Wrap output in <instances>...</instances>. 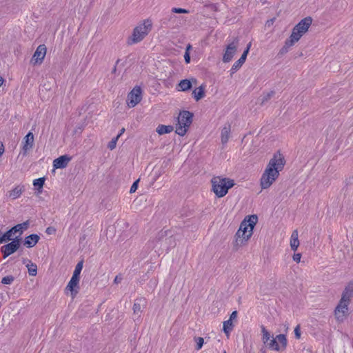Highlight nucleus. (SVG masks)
Instances as JSON below:
<instances>
[{
  "label": "nucleus",
  "instance_id": "nucleus-1",
  "mask_svg": "<svg viewBox=\"0 0 353 353\" xmlns=\"http://www.w3.org/2000/svg\"><path fill=\"white\" fill-rule=\"evenodd\" d=\"M285 165V159L279 151L274 153L268 163L260 179L262 190L270 188L278 179Z\"/></svg>",
  "mask_w": 353,
  "mask_h": 353
},
{
  "label": "nucleus",
  "instance_id": "nucleus-2",
  "mask_svg": "<svg viewBox=\"0 0 353 353\" xmlns=\"http://www.w3.org/2000/svg\"><path fill=\"white\" fill-rule=\"evenodd\" d=\"M258 221L255 214L246 216L241 221L239 229L234 234L233 245L235 249L245 246L253 234V230Z\"/></svg>",
  "mask_w": 353,
  "mask_h": 353
},
{
  "label": "nucleus",
  "instance_id": "nucleus-3",
  "mask_svg": "<svg viewBox=\"0 0 353 353\" xmlns=\"http://www.w3.org/2000/svg\"><path fill=\"white\" fill-rule=\"evenodd\" d=\"M353 296V285L349 284L344 289L341 298L334 310V316L337 323H341L348 316L349 305Z\"/></svg>",
  "mask_w": 353,
  "mask_h": 353
},
{
  "label": "nucleus",
  "instance_id": "nucleus-4",
  "mask_svg": "<svg viewBox=\"0 0 353 353\" xmlns=\"http://www.w3.org/2000/svg\"><path fill=\"white\" fill-rule=\"evenodd\" d=\"M212 185V191L218 198H222L225 196L228 190L234 186V181L228 177L223 176H214L210 181Z\"/></svg>",
  "mask_w": 353,
  "mask_h": 353
},
{
  "label": "nucleus",
  "instance_id": "nucleus-5",
  "mask_svg": "<svg viewBox=\"0 0 353 353\" xmlns=\"http://www.w3.org/2000/svg\"><path fill=\"white\" fill-rule=\"evenodd\" d=\"M152 22L150 19H145L137 24L133 29L128 43L133 45L142 41L152 30Z\"/></svg>",
  "mask_w": 353,
  "mask_h": 353
},
{
  "label": "nucleus",
  "instance_id": "nucleus-6",
  "mask_svg": "<svg viewBox=\"0 0 353 353\" xmlns=\"http://www.w3.org/2000/svg\"><path fill=\"white\" fill-rule=\"evenodd\" d=\"M193 114L189 111L180 112L176 125V133L179 136H184L192 123Z\"/></svg>",
  "mask_w": 353,
  "mask_h": 353
},
{
  "label": "nucleus",
  "instance_id": "nucleus-7",
  "mask_svg": "<svg viewBox=\"0 0 353 353\" xmlns=\"http://www.w3.org/2000/svg\"><path fill=\"white\" fill-rule=\"evenodd\" d=\"M312 19L311 17H305L301 20L292 29L289 39L296 43L308 31L312 24Z\"/></svg>",
  "mask_w": 353,
  "mask_h": 353
},
{
  "label": "nucleus",
  "instance_id": "nucleus-8",
  "mask_svg": "<svg viewBox=\"0 0 353 353\" xmlns=\"http://www.w3.org/2000/svg\"><path fill=\"white\" fill-rule=\"evenodd\" d=\"M288 340L285 334H281L272 337L270 341L268 343L267 347L272 350L281 352L286 349Z\"/></svg>",
  "mask_w": 353,
  "mask_h": 353
},
{
  "label": "nucleus",
  "instance_id": "nucleus-9",
  "mask_svg": "<svg viewBox=\"0 0 353 353\" xmlns=\"http://www.w3.org/2000/svg\"><path fill=\"white\" fill-rule=\"evenodd\" d=\"M142 99V91L140 87H134L128 94L127 105L131 108L135 107Z\"/></svg>",
  "mask_w": 353,
  "mask_h": 353
},
{
  "label": "nucleus",
  "instance_id": "nucleus-10",
  "mask_svg": "<svg viewBox=\"0 0 353 353\" xmlns=\"http://www.w3.org/2000/svg\"><path fill=\"white\" fill-rule=\"evenodd\" d=\"M239 40L235 39L228 43L223 55V61L228 63L232 61L239 48Z\"/></svg>",
  "mask_w": 353,
  "mask_h": 353
},
{
  "label": "nucleus",
  "instance_id": "nucleus-11",
  "mask_svg": "<svg viewBox=\"0 0 353 353\" xmlns=\"http://www.w3.org/2000/svg\"><path fill=\"white\" fill-rule=\"evenodd\" d=\"M20 247V239L17 236L13 239L10 243L1 247V250L3 253V258L6 259L8 256L14 253Z\"/></svg>",
  "mask_w": 353,
  "mask_h": 353
},
{
  "label": "nucleus",
  "instance_id": "nucleus-12",
  "mask_svg": "<svg viewBox=\"0 0 353 353\" xmlns=\"http://www.w3.org/2000/svg\"><path fill=\"white\" fill-rule=\"evenodd\" d=\"M46 54V47L45 45H39L36 49L30 63L33 65H40L42 63Z\"/></svg>",
  "mask_w": 353,
  "mask_h": 353
},
{
  "label": "nucleus",
  "instance_id": "nucleus-13",
  "mask_svg": "<svg viewBox=\"0 0 353 353\" xmlns=\"http://www.w3.org/2000/svg\"><path fill=\"white\" fill-rule=\"evenodd\" d=\"M34 140V138L33 133L29 132L23 139L21 151L20 153L21 154L23 157L28 154V153L33 148Z\"/></svg>",
  "mask_w": 353,
  "mask_h": 353
},
{
  "label": "nucleus",
  "instance_id": "nucleus-14",
  "mask_svg": "<svg viewBox=\"0 0 353 353\" xmlns=\"http://www.w3.org/2000/svg\"><path fill=\"white\" fill-rule=\"evenodd\" d=\"M79 280L77 278L72 277L65 288V292H70L72 299H74L79 292Z\"/></svg>",
  "mask_w": 353,
  "mask_h": 353
},
{
  "label": "nucleus",
  "instance_id": "nucleus-15",
  "mask_svg": "<svg viewBox=\"0 0 353 353\" xmlns=\"http://www.w3.org/2000/svg\"><path fill=\"white\" fill-rule=\"evenodd\" d=\"M71 159L68 155H62L53 161V167L55 169L65 168L71 161Z\"/></svg>",
  "mask_w": 353,
  "mask_h": 353
},
{
  "label": "nucleus",
  "instance_id": "nucleus-16",
  "mask_svg": "<svg viewBox=\"0 0 353 353\" xmlns=\"http://www.w3.org/2000/svg\"><path fill=\"white\" fill-rule=\"evenodd\" d=\"M25 190L23 185H18L8 192V196L11 199L14 200L19 198Z\"/></svg>",
  "mask_w": 353,
  "mask_h": 353
},
{
  "label": "nucleus",
  "instance_id": "nucleus-17",
  "mask_svg": "<svg viewBox=\"0 0 353 353\" xmlns=\"http://www.w3.org/2000/svg\"><path fill=\"white\" fill-rule=\"evenodd\" d=\"M299 233L296 230H294L291 234L290 245L293 251H296L299 246Z\"/></svg>",
  "mask_w": 353,
  "mask_h": 353
},
{
  "label": "nucleus",
  "instance_id": "nucleus-18",
  "mask_svg": "<svg viewBox=\"0 0 353 353\" xmlns=\"http://www.w3.org/2000/svg\"><path fill=\"white\" fill-rule=\"evenodd\" d=\"M39 236L37 234H31L26 237L24 245L27 248L34 247L39 241Z\"/></svg>",
  "mask_w": 353,
  "mask_h": 353
},
{
  "label": "nucleus",
  "instance_id": "nucleus-19",
  "mask_svg": "<svg viewBox=\"0 0 353 353\" xmlns=\"http://www.w3.org/2000/svg\"><path fill=\"white\" fill-rule=\"evenodd\" d=\"M23 264L26 265V266L28 268V271L30 275L31 276H36L37 274V265L31 262V261L24 259H23Z\"/></svg>",
  "mask_w": 353,
  "mask_h": 353
},
{
  "label": "nucleus",
  "instance_id": "nucleus-20",
  "mask_svg": "<svg viewBox=\"0 0 353 353\" xmlns=\"http://www.w3.org/2000/svg\"><path fill=\"white\" fill-rule=\"evenodd\" d=\"M230 134V126L225 125L222 130L221 133V140L222 144H225L229 141Z\"/></svg>",
  "mask_w": 353,
  "mask_h": 353
},
{
  "label": "nucleus",
  "instance_id": "nucleus-21",
  "mask_svg": "<svg viewBox=\"0 0 353 353\" xmlns=\"http://www.w3.org/2000/svg\"><path fill=\"white\" fill-rule=\"evenodd\" d=\"M204 89H205L204 86L201 85V86L195 88L192 91V96L196 101H198L204 97V96H205Z\"/></svg>",
  "mask_w": 353,
  "mask_h": 353
},
{
  "label": "nucleus",
  "instance_id": "nucleus-22",
  "mask_svg": "<svg viewBox=\"0 0 353 353\" xmlns=\"http://www.w3.org/2000/svg\"><path fill=\"white\" fill-rule=\"evenodd\" d=\"M29 226V222L25 221L22 223H19L16 225L15 226L12 227V229L14 232V233L19 232V234L21 235L24 230H26Z\"/></svg>",
  "mask_w": 353,
  "mask_h": 353
},
{
  "label": "nucleus",
  "instance_id": "nucleus-23",
  "mask_svg": "<svg viewBox=\"0 0 353 353\" xmlns=\"http://www.w3.org/2000/svg\"><path fill=\"white\" fill-rule=\"evenodd\" d=\"M178 86L179 88V91L185 92L190 90L192 88V82L190 80L183 79L179 82Z\"/></svg>",
  "mask_w": 353,
  "mask_h": 353
},
{
  "label": "nucleus",
  "instance_id": "nucleus-24",
  "mask_svg": "<svg viewBox=\"0 0 353 353\" xmlns=\"http://www.w3.org/2000/svg\"><path fill=\"white\" fill-rule=\"evenodd\" d=\"M172 130H173V127L172 125H159L157 128V130H156L157 132L159 134H168V133L172 132Z\"/></svg>",
  "mask_w": 353,
  "mask_h": 353
},
{
  "label": "nucleus",
  "instance_id": "nucleus-25",
  "mask_svg": "<svg viewBox=\"0 0 353 353\" xmlns=\"http://www.w3.org/2000/svg\"><path fill=\"white\" fill-rule=\"evenodd\" d=\"M234 327V324L231 320H227L223 322V330L228 337H229L231 331Z\"/></svg>",
  "mask_w": 353,
  "mask_h": 353
},
{
  "label": "nucleus",
  "instance_id": "nucleus-26",
  "mask_svg": "<svg viewBox=\"0 0 353 353\" xmlns=\"http://www.w3.org/2000/svg\"><path fill=\"white\" fill-rule=\"evenodd\" d=\"M294 44L295 43L294 42H292L291 40L288 39L285 41L283 46L280 49L279 54L283 55V54H286L289 51L290 48L292 46H293Z\"/></svg>",
  "mask_w": 353,
  "mask_h": 353
},
{
  "label": "nucleus",
  "instance_id": "nucleus-27",
  "mask_svg": "<svg viewBox=\"0 0 353 353\" xmlns=\"http://www.w3.org/2000/svg\"><path fill=\"white\" fill-rule=\"evenodd\" d=\"M261 333H262V341L264 344L267 345L268 343L270 341L272 336L270 335V333L266 330L264 326L261 327Z\"/></svg>",
  "mask_w": 353,
  "mask_h": 353
},
{
  "label": "nucleus",
  "instance_id": "nucleus-28",
  "mask_svg": "<svg viewBox=\"0 0 353 353\" xmlns=\"http://www.w3.org/2000/svg\"><path fill=\"white\" fill-rule=\"evenodd\" d=\"M45 183V178H39L33 181V185L41 192V190Z\"/></svg>",
  "mask_w": 353,
  "mask_h": 353
},
{
  "label": "nucleus",
  "instance_id": "nucleus-29",
  "mask_svg": "<svg viewBox=\"0 0 353 353\" xmlns=\"http://www.w3.org/2000/svg\"><path fill=\"white\" fill-rule=\"evenodd\" d=\"M82 269H83V261H80L77 264L72 277H74L75 279L77 278V279H80V274H81Z\"/></svg>",
  "mask_w": 353,
  "mask_h": 353
},
{
  "label": "nucleus",
  "instance_id": "nucleus-30",
  "mask_svg": "<svg viewBox=\"0 0 353 353\" xmlns=\"http://www.w3.org/2000/svg\"><path fill=\"white\" fill-rule=\"evenodd\" d=\"M14 234L12 229L11 228L7 231L4 234L0 236V239L2 240V243L4 241H8L12 239V236Z\"/></svg>",
  "mask_w": 353,
  "mask_h": 353
},
{
  "label": "nucleus",
  "instance_id": "nucleus-31",
  "mask_svg": "<svg viewBox=\"0 0 353 353\" xmlns=\"http://www.w3.org/2000/svg\"><path fill=\"white\" fill-rule=\"evenodd\" d=\"M245 62L241 60V59H239L236 61L234 62V63L232 65V67L231 68V71L232 72H236L238 70L244 63Z\"/></svg>",
  "mask_w": 353,
  "mask_h": 353
},
{
  "label": "nucleus",
  "instance_id": "nucleus-32",
  "mask_svg": "<svg viewBox=\"0 0 353 353\" xmlns=\"http://www.w3.org/2000/svg\"><path fill=\"white\" fill-rule=\"evenodd\" d=\"M120 137V134H118L115 138L112 139V141L108 143V148L111 150H114L116 148L117 142Z\"/></svg>",
  "mask_w": 353,
  "mask_h": 353
},
{
  "label": "nucleus",
  "instance_id": "nucleus-33",
  "mask_svg": "<svg viewBox=\"0 0 353 353\" xmlns=\"http://www.w3.org/2000/svg\"><path fill=\"white\" fill-rule=\"evenodd\" d=\"M14 281V277L12 276H7L2 279L1 283L5 285H10Z\"/></svg>",
  "mask_w": 353,
  "mask_h": 353
},
{
  "label": "nucleus",
  "instance_id": "nucleus-34",
  "mask_svg": "<svg viewBox=\"0 0 353 353\" xmlns=\"http://www.w3.org/2000/svg\"><path fill=\"white\" fill-rule=\"evenodd\" d=\"M172 12L173 13H178V14H188L189 13V11L188 10L180 8H172Z\"/></svg>",
  "mask_w": 353,
  "mask_h": 353
},
{
  "label": "nucleus",
  "instance_id": "nucleus-35",
  "mask_svg": "<svg viewBox=\"0 0 353 353\" xmlns=\"http://www.w3.org/2000/svg\"><path fill=\"white\" fill-rule=\"evenodd\" d=\"M195 341L196 343V349L197 350H199L203 347L204 340L202 337H197L195 339Z\"/></svg>",
  "mask_w": 353,
  "mask_h": 353
},
{
  "label": "nucleus",
  "instance_id": "nucleus-36",
  "mask_svg": "<svg viewBox=\"0 0 353 353\" xmlns=\"http://www.w3.org/2000/svg\"><path fill=\"white\" fill-rule=\"evenodd\" d=\"M133 311L134 314H139L141 312V304L138 302H135L133 305Z\"/></svg>",
  "mask_w": 353,
  "mask_h": 353
},
{
  "label": "nucleus",
  "instance_id": "nucleus-37",
  "mask_svg": "<svg viewBox=\"0 0 353 353\" xmlns=\"http://www.w3.org/2000/svg\"><path fill=\"white\" fill-rule=\"evenodd\" d=\"M294 334L296 339H299L301 338V327L299 325H296L294 328Z\"/></svg>",
  "mask_w": 353,
  "mask_h": 353
},
{
  "label": "nucleus",
  "instance_id": "nucleus-38",
  "mask_svg": "<svg viewBox=\"0 0 353 353\" xmlns=\"http://www.w3.org/2000/svg\"><path fill=\"white\" fill-rule=\"evenodd\" d=\"M138 183H139V180H137L136 181H134L133 183V184L132 185L130 190V193H133L137 190V187H138Z\"/></svg>",
  "mask_w": 353,
  "mask_h": 353
},
{
  "label": "nucleus",
  "instance_id": "nucleus-39",
  "mask_svg": "<svg viewBox=\"0 0 353 353\" xmlns=\"http://www.w3.org/2000/svg\"><path fill=\"white\" fill-rule=\"evenodd\" d=\"M46 232L48 235L54 234L56 232V229L54 227H48L46 228Z\"/></svg>",
  "mask_w": 353,
  "mask_h": 353
},
{
  "label": "nucleus",
  "instance_id": "nucleus-40",
  "mask_svg": "<svg viewBox=\"0 0 353 353\" xmlns=\"http://www.w3.org/2000/svg\"><path fill=\"white\" fill-rule=\"evenodd\" d=\"M301 258V254H300V253L294 254V255L292 256L293 260L295 262H296L297 263H300Z\"/></svg>",
  "mask_w": 353,
  "mask_h": 353
},
{
  "label": "nucleus",
  "instance_id": "nucleus-41",
  "mask_svg": "<svg viewBox=\"0 0 353 353\" xmlns=\"http://www.w3.org/2000/svg\"><path fill=\"white\" fill-rule=\"evenodd\" d=\"M237 318V312L234 311L230 314V319L228 320H231V321H233L234 320H236Z\"/></svg>",
  "mask_w": 353,
  "mask_h": 353
},
{
  "label": "nucleus",
  "instance_id": "nucleus-42",
  "mask_svg": "<svg viewBox=\"0 0 353 353\" xmlns=\"http://www.w3.org/2000/svg\"><path fill=\"white\" fill-rule=\"evenodd\" d=\"M184 59L186 63H189L190 62V52H185L184 54Z\"/></svg>",
  "mask_w": 353,
  "mask_h": 353
},
{
  "label": "nucleus",
  "instance_id": "nucleus-43",
  "mask_svg": "<svg viewBox=\"0 0 353 353\" xmlns=\"http://www.w3.org/2000/svg\"><path fill=\"white\" fill-rule=\"evenodd\" d=\"M248 54V50H245V51L243 52V54H242L241 57H240V59L245 62V60H246Z\"/></svg>",
  "mask_w": 353,
  "mask_h": 353
},
{
  "label": "nucleus",
  "instance_id": "nucleus-44",
  "mask_svg": "<svg viewBox=\"0 0 353 353\" xmlns=\"http://www.w3.org/2000/svg\"><path fill=\"white\" fill-rule=\"evenodd\" d=\"M274 19H272L268 21L266 23V26H270L272 25L274 23Z\"/></svg>",
  "mask_w": 353,
  "mask_h": 353
},
{
  "label": "nucleus",
  "instance_id": "nucleus-45",
  "mask_svg": "<svg viewBox=\"0 0 353 353\" xmlns=\"http://www.w3.org/2000/svg\"><path fill=\"white\" fill-rule=\"evenodd\" d=\"M4 152V147L3 145L1 144L0 145V156H1Z\"/></svg>",
  "mask_w": 353,
  "mask_h": 353
},
{
  "label": "nucleus",
  "instance_id": "nucleus-46",
  "mask_svg": "<svg viewBox=\"0 0 353 353\" xmlns=\"http://www.w3.org/2000/svg\"><path fill=\"white\" fill-rule=\"evenodd\" d=\"M120 281H121V278H119V276H116L114 280V282L115 283H120Z\"/></svg>",
  "mask_w": 353,
  "mask_h": 353
},
{
  "label": "nucleus",
  "instance_id": "nucleus-47",
  "mask_svg": "<svg viewBox=\"0 0 353 353\" xmlns=\"http://www.w3.org/2000/svg\"><path fill=\"white\" fill-rule=\"evenodd\" d=\"M191 48H192L191 45H190V44H188V45L186 46L185 52H189Z\"/></svg>",
  "mask_w": 353,
  "mask_h": 353
},
{
  "label": "nucleus",
  "instance_id": "nucleus-48",
  "mask_svg": "<svg viewBox=\"0 0 353 353\" xmlns=\"http://www.w3.org/2000/svg\"><path fill=\"white\" fill-rule=\"evenodd\" d=\"M4 81V79L0 76V86H1L3 84Z\"/></svg>",
  "mask_w": 353,
  "mask_h": 353
},
{
  "label": "nucleus",
  "instance_id": "nucleus-49",
  "mask_svg": "<svg viewBox=\"0 0 353 353\" xmlns=\"http://www.w3.org/2000/svg\"><path fill=\"white\" fill-rule=\"evenodd\" d=\"M125 132V128H121V130H120V132L119 134H120V136Z\"/></svg>",
  "mask_w": 353,
  "mask_h": 353
},
{
  "label": "nucleus",
  "instance_id": "nucleus-50",
  "mask_svg": "<svg viewBox=\"0 0 353 353\" xmlns=\"http://www.w3.org/2000/svg\"><path fill=\"white\" fill-rule=\"evenodd\" d=\"M250 46H251V43H250L248 45V46H247V48H246V49H245V50H248V51H249V50H250Z\"/></svg>",
  "mask_w": 353,
  "mask_h": 353
},
{
  "label": "nucleus",
  "instance_id": "nucleus-51",
  "mask_svg": "<svg viewBox=\"0 0 353 353\" xmlns=\"http://www.w3.org/2000/svg\"><path fill=\"white\" fill-rule=\"evenodd\" d=\"M192 81H193L194 82H196V79H192Z\"/></svg>",
  "mask_w": 353,
  "mask_h": 353
},
{
  "label": "nucleus",
  "instance_id": "nucleus-52",
  "mask_svg": "<svg viewBox=\"0 0 353 353\" xmlns=\"http://www.w3.org/2000/svg\"><path fill=\"white\" fill-rule=\"evenodd\" d=\"M2 243V240H1V239H0V243Z\"/></svg>",
  "mask_w": 353,
  "mask_h": 353
}]
</instances>
